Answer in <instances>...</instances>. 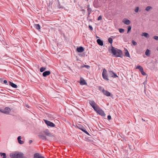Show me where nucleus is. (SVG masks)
<instances>
[{
	"label": "nucleus",
	"mask_w": 158,
	"mask_h": 158,
	"mask_svg": "<svg viewBox=\"0 0 158 158\" xmlns=\"http://www.w3.org/2000/svg\"><path fill=\"white\" fill-rule=\"evenodd\" d=\"M110 49L111 53L115 56L122 58L123 56V53L122 51L119 49L115 48L112 45Z\"/></svg>",
	"instance_id": "nucleus-1"
},
{
	"label": "nucleus",
	"mask_w": 158,
	"mask_h": 158,
	"mask_svg": "<svg viewBox=\"0 0 158 158\" xmlns=\"http://www.w3.org/2000/svg\"><path fill=\"white\" fill-rule=\"evenodd\" d=\"M10 156L11 158H23L24 154L22 153L10 154Z\"/></svg>",
	"instance_id": "nucleus-2"
},
{
	"label": "nucleus",
	"mask_w": 158,
	"mask_h": 158,
	"mask_svg": "<svg viewBox=\"0 0 158 158\" xmlns=\"http://www.w3.org/2000/svg\"><path fill=\"white\" fill-rule=\"evenodd\" d=\"M94 110L99 115L103 116H105V114L104 111L99 106L97 107Z\"/></svg>",
	"instance_id": "nucleus-3"
},
{
	"label": "nucleus",
	"mask_w": 158,
	"mask_h": 158,
	"mask_svg": "<svg viewBox=\"0 0 158 158\" xmlns=\"http://www.w3.org/2000/svg\"><path fill=\"white\" fill-rule=\"evenodd\" d=\"M102 77L103 79L106 81H108V75L107 74V71L105 69H104L102 73Z\"/></svg>",
	"instance_id": "nucleus-4"
},
{
	"label": "nucleus",
	"mask_w": 158,
	"mask_h": 158,
	"mask_svg": "<svg viewBox=\"0 0 158 158\" xmlns=\"http://www.w3.org/2000/svg\"><path fill=\"white\" fill-rule=\"evenodd\" d=\"M89 103L94 110L96 109V108L98 106L96 104L95 102L94 101H89Z\"/></svg>",
	"instance_id": "nucleus-5"
},
{
	"label": "nucleus",
	"mask_w": 158,
	"mask_h": 158,
	"mask_svg": "<svg viewBox=\"0 0 158 158\" xmlns=\"http://www.w3.org/2000/svg\"><path fill=\"white\" fill-rule=\"evenodd\" d=\"M109 75L110 77L113 78H116L118 77L116 73L111 71H108Z\"/></svg>",
	"instance_id": "nucleus-6"
},
{
	"label": "nucleus",
	"mask_w": 158,
	"mask_h": 158,
	"mask_svg": "<svg viewBox=\"0 0 158 158\" xmlns=\"http://www.w3.org/2000/svg\"><path fill=\"white\" fill-rule=\"evenodd\" d=\"M44 121L46 124L49 126L53 127H55V125L52 122L45 119H44Z\"/></svg>",
	"instance_id": "nucleus-7"
},
{
	"label": "nucleus",
	"mask_w": 158,
	"mask_h": 158,
	"mask_svg": "<svg viewBox=\"0 0 158 158\" xmlns=\"http://www.w3.org/2000/svg\"><path fill=\"white\" fill-rule=\"evenodd\" d=\"M10 111V109L9 107H5L4 109H2V113L7 114H9Z\"/></svg>",
	"instance_id": "nucleus-8"
},
{
	"label": "nucleus",
	"mask_w": 158,
	"mask_h": 158,
	"mask_svg": "<svg viewBox=\"0 0 158 158\" xmlns=\"http://www.w3.org/2000/svg\"><path fill=\"white\" fill-rule=\"evenodd\" d=\"M103 93L107 96H110L111 94L110 92L107 90H105L104 89L102 90Z\"/></svg>",
	"instance_id": "nucleus-9"
},
{
	"label": "nucleus",
	"mask_w": 158,
	"mask_h": 158,
	"mask_svg": "<svg viewBox=\"0 0 158 158\" xmlns=\"http://www.w3.org/2000/svg\"><path fill=\"white\" fill-rule=\"evenodd\" d=\"M44 132L46 135L49 136L51 137L52 136V135L51 134V133L50 132L48 129H45L44 130Z\"/></svg>",
	"instance_id": "nucleus-10"
},
{
	"label": "nucleus",
	"mask_w": 158,
	"mask_h": 158,
	"mask_svg": "<svg viewBox=\"0 0 158 158\" xmlns=\"http://www.w3.org/2000/svg\"><path fill=\"white\" fill-rule=\"evenodd\" d=\"M123 22L126 25H129L131 23L130 21L126 19H124L123 20Z\"/></svg>",
	"instance_id": "nucleus-11"
},
{
	"label": "nucleus",
	"mask_w": 158,
	"mask_h": 158,
	"mask_svg": "<svg viewBox=\"0 0 158 158\" xmlns=\"http://www.w3.org/2000/svg\"><path fill=\"white\" fill-rule=\"evenodd\" d=\"M77 51L78 52H82L84 51V49L82 47H77Z\"/></svg>",
	"instance_id": "nucleus-12"
},
{
	"label": "nucleus",
	"mask_w": 158,
	"mask_h": 158,
	"mask_svg": "<svg viewBox=\"0 0 158 158\" xmlns=\"http://www.w3.org/2000/svg\"><path fill=\"white\" fill-rule=\"evenodd\" d=\"M50 73L51 72L49 71H46L43 73V75L44 77H46L49 75Z\"/></svg>",
	"instance_id": "nucleus-13"
},
{
	"label": "nucleus",
	"mask_w": 158,
	"mask_h": 158,
	"mask_svg": "<svg viewBox=\"0 0 158 158\" xmlns=\"http://www.w3.org/2000/svg\"><path fill=\"white\" fill-rule=\"evenodd\" d=\"M89 5H88V9H87V11L88 13V16L87 18V19H88V18L89 17V16L91 14V12L92 11V9L91 8H89Z\"/></svg>",
	"instance_id": "nucleus-14"
},
{
	"label": "nucleus",
	"mask_w": 158,
	"mask_h": 158,
	"mask_svg": "<svg viewBox=\"0 0 158 158\" xmlns=\"http://www.w3.org/2000/svg\"><path fill=\"white\" fill-rule=\"evenodd\" d=\"M9 85L12 87L15 88H17V86L13 82H11V81L9 82Z\"/></svg>",
	"instance_id": "nucleus-15"
},
{
	"label": "nucleus",
	"mask_w": 158,
	"mask_h": 158,
	"mask_svg": "<svg viewBox=\"0 0 158 158\" xmlns=\"http://www.w3.org/2000/svg\"><path fill=\"white\" fill-rule=\"evenodd\" d=\"M141 36H144L146 38L148 39L149 37V34L146 32H143L141 34Z\"/></svg>",
	"instance_id": "nucleus-16"
},
{
	"label": "nucleus",
	"mask_w": 158,
	"mask_h": 158,
	"mask_svg": "<svg viewBox=\"0 0 158 158\" xmlns=\"http://www.w3.org/2000/svg\"><path fill=\"white\" fill-rule=\"evenodd\" d=\"M125 56L127 57H130V56L128 51L127 49L126 48H125Z\"/></svg>",
	"instance_id": "nucleus-17"
},
{
	"label": "nucleus",
	"mask_w": 158,
	"mask_h": 158,
	"mask_svg": "<svg viewBox=\"0 0 158 158\" xmlns=\"http://www.w3.org/2000/svg\"><path fill=\"white\" fill-rule=\"evenodd\" d=\"M80 84L81 85H83L86 84V83L84 79H81Z\"/></svg>",
	"instance_id": "nucleus-18"
},
{
	"label": "nucleus",
	"mask_w": 158,
	"mask_h": 158,
	"mask_svg": "<svg viewBox=\"0 0 158 158\" xmlns=\"http://www.w3.org/2000/svg\"><path fill=\"white\" fill-rule=\"evenodd\" d=\"M21 136H19L18 137V140L19 143L20 144H22L24 143V142L23 141H22L21 140Z\"/></svg>",
	"instance_id": "nucleus-19"
},
{
	"label": "nucleus",
	"mask_w": 158,
	"mask_h": 158,
	"mask_svg": "<svg viewBox=\"0 0 158 158\" xmlns=\"http://www.w3.org/2000/svg\"><path fill=\"white\" fill-rule=\"evenodd\" d=\"M98 44L100 46H102L103 44L102 40H97Z\"/></svg>",
	"instance_id": "nucleus-20"
},
{
	"label": "nucleus",
	"mask_w": 158,
	"mask_h": 158,
	"mask_svg": "<svg viewBox=\"0 0 158 158\" xmlns=\"http://www.w3.org/2000/svg\"><path fill=\"white\" fill-rule=\"evenodd\" d=\"M0 155L3 158H6V154L5 153L0 152Z\"/></svg>",
	"instance_id": "nucleus-21"
},
{
	"label": "nucleus",
	"mask_w": 158,
	"mask_h": 158,
	"mask_svg": "<svg viewBox=\"0 0 158 158\" xmlns=\"http://www.w3.org/2000/svg\"><path fill=\"white\" fill-rule=\"evenodd\" d=\"M136 69H139L140 72H141L143 69L142 67L140 65L137 66L136 68Z\"/></svg>",
	"instance_id": "nucleus-22"
},
{
	"label": "nucleus",
	"mask_w": 158,
	"mask_h": 158,
	"mask_svg": "<svg viewBox=\"0 0 158 158\" xmlns=\"http://www.w3.org/2000/svg\"><path fill=\"white\" fill-rule=\"evenodd\" d=\"M145 55L147 56H149L150 55V50L147 49L145 52Z\"/></svg>",
	"instance_id": "nucleus-23"
},
{
	"label": "nucleus",
	"mask_w": 158,
	"mask_h": 158,
	"mask_svg": "<svg viewBox=\"0 0 158 158\" xmlns=\"http://www.w3.org/2000/svg\"><path fill=\"white\" fill-rule=\"evenodd\" d=\"M81 130L87 135H89V134L87 131H86V129L84 127L82 129H81Z\"/></svg>",
	"instance_id": "nucleus-24"
},
{
	"label": "nucleus",
	"mask_w": 158,
	"mask_h": 158,
	"mask_svg": "<svg viewBox=\"0 0 158 158\" xmlns=\"http://www.w3.org/2000/svg\"><path fill=\"white\" fill-rule=\"evenodd\" d=\"M84 67L86 68L87 69H89L90 68V66L88 65H85L84 64L83 65L81 66V68H83Z\"/></svg>",
	"instance_id": "nucleus-25"
},
{
	"label": "nucleus",
	"mask_w": 158,
	"mask_h": 158,
	"mask_svg": "<svg viewBox=\"0 0 158 158\" xmlns=\"http://www.w3.org/2000/svg\"><path fill=\"white\" fill-rule=\"evenodd\" d=\"M152 9V7L151 6H148L145 9V10L148 11Z\"/></svg>",
	"instance_id": "nucleus-26"
},
{
	"label": "nucleus",
	"mask_w": 158,
	"mask_h": 158,
	"mask_svg": "<svg viewBox=\"0 0 158 158\" xmlns=\"http://www.w3.org/2000/svg\"><path fill=\"white\" fill-rule=\"evenodd\" d=\"M34 158H40L39 154L38 153H35L34 155Z\"/></svg>",
	"instance_id": "nucleus-27"
},
{
	"label": "nucleus",
	"mask_w": 158,
	"mask_h": 158,
	"mask_svg": "<svg viewBox=\"0 0 158 158\" xmlns=\"http://www.w3.org/2000/svg\"><path fill=\"white\" fill-rule=\"evenodd\" d=\"M34 27L37 30L40 29V25L39 24H35Z\"/></svg>",
	"instance_id": "nucleus-28"
},
{
	"label": "nucleus",
	"mask_w": 158,
	"mask_h": 158,
	"mask_svg": "<svg viewBox=\"0 0 158 158\" xmlns=\"http://www.w3.org/2000/svg\"><path fill=\"white\" fill-rule=\"evenodd\" d=\"M46 69V68L45 67H41L40 68V72H43Z\"/></svg>",
	"instance_id": "nucleus-29"
},
{
	"label": "nucleus",
	"mask_w": 158,
	"mask_h": 158,
	"mask_svg": "<svg viewBox=\"0 0 158 158\" xmlns=\"http://www.w3.org/2000/svg\"><path fill=\"white\" fill-rule=\"evenodd\" d=\"M40 138L43 140L46 139V136L43 135H40Z\"/></svg>",
	"instance_id": "nucleus-30"
},
{
	"label": "nucleus",
	"mask_w": 158,
	"mask_h": 158,
	"mask_svg": "<svg viewBox=\"0 0 158 158\" xmlns=\"http://www.w3.org/2000/svg\"><path fill=\"white\" fill-rule=\"evenodd\" d=\"M119 31L120 33H123L124 32V30L123 29L120 28L119 29Z\"/></svg>",
	"instance_id": "nucleus-31"
},
{
	"label": "nucleus",
	"mask_w": 158,
	"mask_h": 158,
	"mask_svg": "<svg viewBox=\"0 0 158 158\" xmlns=\"http://www.w3.org/2000/svg\"><path fill=\"white\" fill-rule=\"evenodd\" d=\"M140 72L141 73V74L142 75H143V76H145V75H146V73H145L144 71H143V70H142V71H141Z\"/></svg>",
	"instance_id": "nucleus-32"
},
{
	"label": "nucleus",
	"mask_w": 158,
	"mask_h": 158,
	"mask_svg": "<svg viewBox=\"0 0 158 158\" xmlns=\"http://www.w3.org/2000/svg\"><path fill=\"white\" fill-rule=\"evenodd\" d=\"M132 43L134 45H136L137 44V43L134 40H132Z\"/></svg>",
	"instance_id": "nucleus-33"
},
{
	"label": "nucleus",
	"mask_w": 158,
	"mask_h": 158,
	"mask_svg": "<svg viewBox=\"0 0 158 158\" xmlns=\"http://www.w3.org/2000/svg\"><path fill=\"white\" fill-rule=\"evenodd\" d=\"M84 127L81 125H79V127H78V128L81 130V129H82Z\"/></svg>",
	"instance_id": "nucleus-34"
},
{
	"label": "nucleus",
	"mask_w": 158,
	"mask_h": 158,
	"mask_svg": "<svg viewBox=\"0 0 158 158\" xmlns=\"http://www.w3.org/2000/svg\"><path fill=\"white\" fill-rule=\"evenodd\" d=\"M131 26H129L128 27V30H127V33H128L129 32L131 31Z\"/></svg>",
	"instance_id": "nucleus-35"
},
{
	"label": "nucleus",
	"mask_w": 158,
	"mask_h": 158,
	"mask_svg": "<svg viewBox=\"0 0 158 158\" xmlns=\"http://www.w3.org/2000/svg\"><path fill=\"white\" fill-rule=\"evenodd\" d=\"M139 10V7H137L136 8L135 11L136 12H138V11Z\"/></svg>",
	"instance_id": "nucleus-36"
},
{
	"label": "nucleus",
	"mask_w": 158,
	"mask_h": 158,
	"mask_svg": "<svg viewBox=\"0 0 158 158\" xmlns=\"http://www.w3.org/2000/svg\"><path fill=\"white\" fill-rule=\"evenodd\" d=\"M102 16L101 15H100L98 17V20H101L102 19Z\"/></svg>",
	"instance_id": "nucleus-37"
},
{
	"label": "nucleus",
	"mask_w": 158,
	"mask_h": 158,
	"mask_svg": "<svg viewBox=\"0 0 158 158\" xmlns=\"http://www.w3.org/2000/svg\"><path fill=\"white\" fill-rule=\"evenodd\" d=\"M153 38L154 40H158V36H155L153 37Z\"/></svg>",
	"instance_id": "nucleus-38"
},
{
	"label": "nucleus",
	"mask_w": 158,
	"mask_h": 158,
	"mask_svg": "<svg viewBox=\"0 0 158 158\" xmlns=\"http://www.w3.org/2000/svg\"><path fill=\"white\" fill-rule=\"evenodd\" d=\"M107 118L109 120H110L111 118V117L110 115H109L107 116Z\"/></svg>",
	"instance_id": "nucleus-39"
},
{
	"label": "nucleus",
	"mask_w": 158,
	"mask_h": 158,
	"mask_svg": "<svg viewBox=\"0 0 158 158\" xmlns=\"http://www.w3.org/2000/svg\"><path fill=\"white\" fill-rule=\"evenodd\" d=\"M3 82H4V83L5 84L8 85L7 82L6 80H4L3 81Z\"/></svg>",
	"instance_id": "nucleus-40"
},
{
	"label": "nucleus",
	"mask_w": 158,
	"mask_h": 158,
	"mask_svg": "<svg viewBox=\"0 0 158 158\" xmlns=\"http://www.w3.org/2000/svg\"><path fill=\"white\" fill-rule=\"evenodd\" d=\"M89 29L91 30H92L93 29V28L92 27V26L91 25H89Z\"/></svg>",
	"instance_id": "nucleus-41"
},
{
	"label": "nucleus",
	"mask_w": 158,
	"mask_h": 158,
	"mask_svg": "<svg viewBox=\"0 0 158 158\" xmlns=\"http://www.w3.org/2000/svg\"><path fill=\"white\" fill-rule=\"evenodd\" d=\"M3 78H0V81L1 82H2L3 81Z\"/></svg>",
	"instance_id": "nucleus-42"
},
{
	"label": "nucleus",
	"mask_w": 158,
	"mask_h": 158,
	"mask_svg": "<svg viewBox=\"0 0 158 158\" xmlns=\"http://www.w3.org/2000/svg\"><path fill=\"white\" fill-rule=\"evenodd\" d=\"M40 158H45L44 156H43L42 155L40 154Z\"/></svg>",
	"instance_id": "nucleus-43"
},
{
	"label": "nucleus",
	"mask_w": 158,
	"mask_h": 158,
	"mask_svg": "<svg viewBox=\"0 0 158 158\" xmlns=\"http://www.w3.org/2000/svg\"><path fill=\"white\" fill-rule=\"evenodd\" d=\"M113 40H108L109 42L111 44H112L113 42Z\"/></svg>",
	"instance_id": "nucleus-44"
},
{
	"label": "nucleus",
	"mask_w": 158,
	"mask_h": 158,
	"mask_svg": "<svg viewBox=\"0 0 158 158\" xmlns=\"http://www.w3.org/2000/svg\"><path fill=\"white\" fill-rule=\"evenodd\" d=\"M32 142V140H30L29 141V143H31Z\"/></svg>",
	"instance_id": "nucleus-45"
},
{
	"label": "nucleus",
	"mask_w": 158,
	"mask_h": 158,
	"mask_svg": "<svg viewBox=\"0 0 158 158\" xmlns=\"http://www.w3.org/2000/svg\"><path fill=\"white\" fill-rule=\"evenodd\" d=\"M2 109H1L0 107V112H1L2 113Z\"/></svg>",
	"instance_id": "nucleus-46"
},
{
	"label": "nucleus",
	"mask_w": 158,
	"mask_h": 158,
	"mask_svg": "<svg viewBox=\"0 0 158 158\" xmlns=\"http://www.w3.org/2000/svg\"><path fill=\"white\" fill-rule=\"evenodd\" d=\"M108 40H112V39L111 38H110H110H109L108 39Z\"/></svg>",
	"instance_id": "nucleus-47"
},
{
	"label": "nucleus",
	"mask_w": 158,
	"mask_h": 158,
	"mask_svg": "<svg viewBox=\"0 0 158 158\" xmlns=\"http://www.w3.org/2000/svg\"><path fill=\"white\" fill-rule=\"evenodd\" d=\"M81 11H84L85 10H84V9H82V10H81Z\"/></svg>",
	"instance_id": "nucleus-48"
},
{
	"label": "nucleus",
	"mask_w": 158,
	"mask_h": 158,
	"mask_svg": "<svg viewBox=\"0 0 158 158\" xmlns=\"http://www.w3.org/2000/svg\"><path fill=\"white\" fill-rule=\"evenodd\" d=\"M142 120L144 121H145V120H144L143 118H142Z\"/></svg>",
	"instance_id": "nucleus-49"
},
{
	"label": "nucleus",
	"mask_w": 158,
	"mask_h": 158,
	"mask_svg": "<svg viewBox=\"0 0 158 158\" xmlns=\"http://www.w3.org/2000/svg\"><path fill=\"white\" fill-rule=\"evenodd\" d=\"M26 107H28V105H27V106H26Z\"/></svg>",
	"instance_id": "nucleus-50"
},
{
	"label": "nucleus",
	"mask_w": 158,
	"mask_h": 158,
	"mask_svg": "<svg viewBox=\"0 0 158 158\" xmlns=\"http://www.w3.org/2000/svg\"><path fill=\"white\" fill-rule=\"evenodd\" d=\"M90 20V21H92L91 20Z\"/></svg>",
	"instance_id": "nucleus-51"
},
{
	"label": "nucleus",
	"mask_w": 158,
	"mask_h": 158,
	"mask_svg": "<svg viewBox=\"0 0 158 158\" xmlns=\"http://www.w3.org/2000/svg\"><path fill=\"white\" fill-rule=\"evenodd\" d=\"M157 50L158 51V47L157 48Z\"/></svg>",
	"instance_id": "nucleus-52"
}]
</instances>
